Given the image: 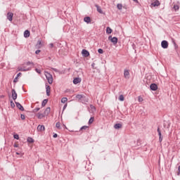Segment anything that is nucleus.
Returning a JSON list of instances; mask_svg holds the SVG:
<instances>
[{"label":"nucleus","instance_id":"obj_43","mask_svg":"<svg viewBox=\"0 0 180 180\" xmlns=\"http://www.w3.org/2000/svg\"><path fill=\"white\" fill-rule=\"evenodd\" d=\"M49 46H50L51 49H53V47H54V44H50Z\"/></svg>","mask_w":180,"mask_h":180},{"label":"nucleus","instance_id":"obj_4","mask_svg":"<svg viewBox=\"0 0 180 180\" xmlns=\"http://www.w3.org/2000/svg\"><path fill=\"white\" fill-rule=\"evenodd\" d=\"M108 40H110V41L112 43H113L114 45L117 44V37H114L112 38V36H110L108 37Z\"/></svg>","mask_w":180,"mask_h":180},{"label":"nucleus","instance_id":"obj_53","mask_svg":"<svg viewBox=\"0 0 180 180\" xmlns=\"http://www.w3.org/2000/svg\"><path fill=\"white\" fill-rule=\"evenodd\" d=\"M37 44H41V41H38Z\"/></svg>","mask_w":180,"mask_h":180},{"label":"nucleus","instance_id":"obj_24","mask_svg":"<svg viewBox=\"0 0 180 180\" xmlns=\"http://www.w3.org/2000/svg\"><path fill=\"white\" fill-rule=\"evenodd\" d=\"M27 143H34V139L32 137H28L27 139Z\"/></svg>","mask_w":180,"mask_h":180},{"label":"nucleus","instance_id":"obj_5","mask_svg":"<svg viewBox=\"0 0 180 180\" xmlns=\"http://www.w3.org/2000/svg\"><path fill=\"white\" fill-rule=\"evenodd\" d=\"M11 94L13 101H16V99L18 98V94H16V91H15V89H13L11 90Z\"/></svg>","mask_w":180,"mask_h":180},{"label":"nucleus","instance_id":"obj_7","mask_svg":"<svg viewBox=\"0 0 180 180\" xmlns=\"http://www.w3.org/2000/svg\"><path fill=\"white\" fill-rule=\"evenodd\" d=\"M82 54L83 57H89V51H88L86 49H83L82 51Z\"/></svg>","mask_w":180,"mask_h":180},{"label":"nucleus","instance_id":"obj_12","mask_svg":"<svg viewBox=\"0 0 180 180\" xmlns=\"http://www.w3.org/2000/svg\"><path fill=\"white\" fill-rule=\"evenodd\" d=\"M37 130V131H44L46 128L44 127V125H38Z\"/></svg>","mask_w":180,"mask_h":180},{"label":"nucleus","instance_id":"obj_44","mask_svg":"<svg viewBox=\"0 0 180 180\" xmlns=\"http://www.w3.org/2000/svg\"><path fill=\"white\" fill-rule=\"evenodd\" d=\"M40 51H40V50H37V51H35V54H39V53H40Z\"/></svg>","mask_w":180,"mask_h":180},{"label":"nucleus","instance_id":"obj_32","mask_svg":"<svg viewBox=\"0 0 180 180\" xmlns=\"http://www.w3.org/2000/svg\"><path fill=\"white\" fill-rule=\"evenodd\" d=\"M173 8H174V11H178L179 9V6L174 5Z\"/></svg>","mask_w":180,"mask_h":180},{"label":"nucleus","instance_id":"obj_16","mask_svg":"<svg viewBox=\"0 0 180 180\" xmlns=\"http://www.w3.org/2000/svg\"><path fill=\"white\" fill-rule=\"evenodd\" d=\"M152 6H160L161 5V3H160L159 1L156 0L154 2L151 4Z\"/></svg>","mask_w":180,"mask_h":180},{"label":"nucleus","instance_id":"obj_13","mask_svg":"<svg viewBox=\"0 0 180 180\" xmlns=\"http://www.w3.org/2000/svg\"><path fill=\"white\" fill-rule=\"evenodd\" d=\"M124 77H125L127 79H129V76L130 75V72H129V70H124Z\"/></svg>","mask_w":180,"mask_h":180},{"label":"nucleus","instance_id":"obj_20","mask_svg":"<svg viewBox=\"0 0 180 180\" xmlns=\"http://www.w3.org/2000/svg\"><path fill=\"white\" fill-rule=\"evenodd\" d=\"M114 128L116 129V130H119V129H122V124H115L114 125Z\"/></svg>","mask_w":180,"mask_h":180},{"label":"nucleus","instance_id":"obj_36","mask_svg":"<svg viewBox=\"0 0 180 180\" xmlns=\"http://www.w3.org/2000/svg\"><path fill=\"white\" fill-rule=\"evenodd\" d=\"M36 72H37L38 74H41V70H40L39 69H35Z\"/></svg>","mask_w":180,"mask_h":180},{"label":"nucleus","instance_id":"obj_38","mask_svg":"<svg viewBox=\"0 0 180 180\" xmlns=\"http://www.w3.org/2000/svg\"><path fill=\"white\" fill-rule=\"evenodd\" d=\"M20 117H21L22 120H25V115H23V114H21Z\"/></svg>","mask_w":180,"mask_h":180},{"label":"nucleus","instance_id":"obj_3","mask_svg":"<svg viewBox=\"0 0 180 180\" xmlns=\"http://www.w3.org/2000/svg\"><path fill=\"white\" fill-rule=\"evenodd\" d=\"M45 76L49 84H53V75H51V74L49 73L48 72H45Z\"/></svg>","mask_w":180,"mask_h":180},{"label":"nucleus","instance_id":"obj_1","mask_svg":"<svg viewBox=\"0 0 180 180\" xmlns=\"http://www.w3.org/2000/svg\"><path fill=\"white\" fill-rule=\"evenodd\" d=\"M29 65H34V63L33 62H27L26 63L22 64V66H20L18 68V71H30L32 70V68L28 67Z\"/></svg>","mask_w":180,"mask_h":180},{"label":"nucleus","instance_id":"obj_45","mask_svg":"<svg viewBox=\"0 0 180 180\" xmlns=\"http://www.w3.org/2000/svg\"><path fill=\"white\" fill-rule=\"evenodd\" d=\"M20 75H22V73H21V72H19V73L17 75V78H19V77H20Z\"/></svg>","mask_w":180,"mask_h":180},{"label":"nucleus","instance_id":"obj_42","mask_svg":"<svg viewBox=\"0 0 180 180\" xmlns=\"http://www.w3.org/2000/svg\"><path fill=\"white\" fill-rule=\"evenodd\" d=\"M52 70L55 71V72H58V70L56 68H52Z\"/></svg>","mask_w":180,"mask_h":180},{"label":"nucleus","instance_id":"obj_51","mask_svg":"<svg viewBox=\"0 0 180 180\" xmlns=\"http://www.w3.org/2000/svg\"><path fill=\"white\" fill-rule=\"evenodd\" d=\"M14 147H15V148L19 147V145H18V144H14Z\"/></svg>","mask_w":180,"mask_h":180},{"label":"nucleus","instance_id":"obj_27","mask_svg":"<svg viewBox=\"0 0 180 180\" xmlns=\"http://www.w3.org/2000/svg\"><path fill=\"white\" fill-rule=\"evenodd\" d=\"M94 120H95V118L91 117L89 120V124H92L94 123Z\"/></svg>","mask_w":180,"mask_h":180},{"label":"nucleus","instance_id":"obj_15","mask_svg":"<svg viewBox=\"0 0 180 180\" xmlns=\"http://www.w3.org/2000/svg\"><path fill=\"white\" fill-rule=\"evenodd\" d=\"M46 95L47 96H50V91L51 89V87L49 85H46Z\"/></svg>","mask_w":180,"mask_h":180},{"label":"nucleus","instance_id":"obj_31","mask_svg":"<svg viewBox=\"0 0 180 180\" xmlns=\"http://www.w3.org/2000/svg\"><path fill=\"white\" fill-rule=\"evenodd\" d=\"M40 110V108H36L35 109L33 110V113H37V112H39Z\"/></svg>","mask_w":180,"mask_h":180},{"label":"nucleus","instance_id":"obj_54","mask_svg":"<svg viewBox=\"0 0 180 180\" xmlns=\"http://www.w3.org/2000/svg\"><path fill=\"white\" fill-rule=\"evenodd\" d=\"M134 2H139V0H133Z\"/></svg>","mask_w":180,"mask_h":180},{"label":"nucleus","instance_id":"obj_49","mask_svg":"<svg viewBox=\"0 0 180 180\" xmlns=\"http://www.w3.org/2000/svg\"><path fill=\"white\" fill-rule=\"evenodd\" d=\"M67 108V104H65V105L63 106V110H65Z\"/></svg>","mask_w":180,"mask_h":180},{"label":"nucleus","instance_id":"obj_14","mask_svg":"<svg viewBox=\"0 0 180 180\" xmlns=\"http://www.w3.org/2000/svg\"><path fill=\"white\" fill-rule=\"evenodd\" d=\"M79 82H81V78L79 77H76L73 79V84L75 85H77V84H79Z\"/></svg>","mask_w":180,"mask_h":180},{"label":"nucleus","instance_id":"obj_19","mask_svg":"<svg viewBox=\"0 0 180 180\" xmlns=\"http://www.w3.org/2000/svg\"><path fill=\"white\" fill-rule=\"evenodd\" d=\"M45 116L46 115L43 113L38 112L37 114V117H38L39 119H43V117H45Z\"/></svg>","mask_w":180,"mask_h":180},{"label":"nucleus","instance_id":"obj_28","mask_svg":"<svg viewBox=\"0 0 180 180\" xmlns=\"http://www.w3.org/2000/svg\"><path fill=\"white\" fill-rule=\"evenodd\" d=\"M119 101H120L121 102H123V101H124V96H123V94H121L120 96Z\"/></svg>","mask_w":180,"mask_h":180},{"label":"nucleus","instance_id":"obj_11","mask_svg":"<svg viewBox=\"0 0 180 180\" xmlns=\"http://www.w3.org/2000/svg\"><path fill=\"white\" fill-rule=\"evenodd\" d=\"M15 105L17 106V108L21 110L22 112H23L25 110V108H23V106L22 105L21 103L15 102Z\"/></svg>","mask_w":180,"mask_h":180},{"label":"nucleus","instance_id":"obj_21","mask_svg":"<svg viewBox=\"0 0 180 180\" xmlns=\"http://www.w3.org/2000/svg\"><path fill=\"white\" fill-rule=\"evenodd\" d=\"M30 36V32L29 30H25L24 32V37H29Z\"/></svg>","mask_w":180,"mask_h":180},{"label":"nucleus","instance_id":"obj_25","mask_svg":"<svg viewBox=\"0 0 180 180\" xmlns=\"http://www.w3.org/2000/svg\"><path fill=\"white\" fill-rule=\"evenodd\" d=\"M47 102H49V100L44 99L41 103V106L44 107L46 105H47Z\"/></svg>","mask_w":180,"mask_h":180},{"label":"nucleus","instance_id":"obj_10","mask_svg":"<svg viewBox=\"0 0 180 180\" xmlns=\"http://www.w3.org/2000/svg\"><path fill=\"white\" fill-rule=\"evenodd\" d=\"M150 88L151 91H157V89H158V86H157L156 84L153 83L150 84Z\"/></svg>","mask_w":180,"mask_h":180},{"label":"nucleus","instance_id":"obj_55","mask_svg":"<svg viewBox=\"0 0 180 180\" xmlns=\"http://www.w3.org/2000/svg\"><path fill=\"white\" fill-rule=\"evenodd\" d=\"M63 126L65 127V124H63Z\"/></svg>","mask_w":180,"mask_h":180},{"label":"nucleus","instance_id":"obj_18","mask_svg":"<svg viewBox=\"0 0 180 180\" xmlns=\"http://www.w3.org/2000/svg\"><path fill=\"white\" fill-rule=\"evenodd\" d=\"M95 6L98 13H103V11H102V8H101V6H99L98 4H96Z\"/></svg>","mask_w":180,"mask_h":180},{"label":"nucleus","instance_id":"obj_37","mask_svg":"<svg viewBox=\"0 0 180 180\" xmlns=\"http://www.w3.org/2000/svg\"><path fill=\"white\" fill-rule=\"evenodd\" d=\"M173 44H174L175 49H178V45H176V43L174 40H173Z\"/></svg>","mask_w":180,"mask_h":180},{"label":"nucleus","instance_id":"obj_46","mask_svg":"<svg viewBox=\"0 0 180 180\" xmlns=\"http://www.w3.org/2000/svg\"><path fill=\"white\" fill-rule=\"evenodd\" d=\"M13 82H18V77H17L14 79Z\"/></svg>","mask_w":180,"mask_h":180},{"label":"nucleus","instance_id":"obj_22","mask_svg":"<svg viewBox=\"0 0 180 180\" xmlns=\"http://www.w3.org/2000/svg\"><path fill=\"white\" fill-rule=\"evenodd\" d=\"M84 21L86 22V23H91V17H85L84 18Z\"/></svg>","mask_w":180,"mask_h":180},{"label":"nucleus","instance_id":"obj_6","mask_svg":"<svg viewBox=\"0 0 180 180\" xmlns=\"http://www.w3.org/2000/svg\"><path fill=\"white\" fill-rule=\"evenodd\" d=\"M7 19L9 20V22H12L13 20V13L8 12L7 13Z\"/></svg>","mask_w":180,"mask_h":180},{"label":"nucleus","instance_id":"obj_26","mask_svg":"<svg viewBox=\"0 0 180 180\" xmlns=\"http://www.w3.org/2000/svg\"><path fill=\"white\" fill-rule=\"evenodd\" d=\"M106 33H107L108 34H110V33H112V29H111L110 27H108L106 28Z\"/></svg>","mask_w":180,"mask_h":180},{"label":"nucleus","instance_id":"obj_29","mask_svg":"<svg viewBox=\"0 0 180 180\" xmlns=\"http://www.w3.org/2000/svg\"><path fill=\"white\" fill-rule=\"evenodd\" d=\"M67 101H68V98H65V97H63V98L61 99L62 103H65V102H67Z\"/></svg>","mask_w":180,"mask_h":180},{"label":"nucleus","instance_id":"obj_33","mask_svg":"<svg viewBox=\"0 0 180 180\" xmlns=\"http://www.w3.org/2000/svg\"><path fill=\"white\" fill-rule=\"evenodd\" d=\"M13 137L15 139V140H19V135L18 134H14Z\"/></svg>","mask_w":180,"mask_h":180},{"label":"nucleus","instance_id":"obj_17","mask_svg":"<svg viewBox=\"0 0 180 180\" xmlns=\"http://www.w3.org/2000/svg\"><path fill=\"white\" fill-rule=\"evenodd\" d=\"M50 110H51V109L50 108V107H48L46 108V110L44 112V114L45 116L49 115V113H50Z\"/></svg>","mask_w":180,"mask_h":180},{"label":"nucleus","instance_id":"obj_9","mask_svg":"<svg viewBox=\"0 0 180 180\" xmlns=\"http://www.w3.org/2000/svg\"><path fill=\"white\" fill-rule=\"evenodd\" d=\"M158 133L159 136V141L160 143L162 142V135L161 134V130L160 129V127H158Z\"/></svg>","mask_w":180,"mask_h":180},{"label":"nucleus","instance_id":"obj_50","mask_svg":"<svg viewBox=\"0 0 180 180\" xmlns=\"http://www.w3.org/2000/svg\"><path fill=\"white\" fill-rule=\"evenodd\" d=\"M90 108H91V109H95V106H94L92 105H90Z\"/></svg>","mask_w":180,"mask_h":180},{"label":"nucleus","instance_id":"obj_48","mask_svg":"<svg viewBox=\"0 0 180 180\" xmlns=\"http://www.w3.org/2000/svg\"><path fill=\"white\" fill-rule=\"evenodd\" d=\"M57 136H58L57 134H53V139H56Z\"/></svg>","mask_w":180,"mask_h":180},{"label":"nucleus","instance_id":"obj_40","mask_svg":"<svg viewBox=\"0 0 180 180\" xmlns=\"http://www.w3.org/2000/svg\"><path fill=\"white\" fill-rule=\"evenodd\" d=\"M56 127H57V129H60V122L56 123Z\"/></svg>","mask_w":180,"mask_h":180},{"label":"nucleus","instance_id":"obj_23","mask_svg":"<svg viewBox=\"0 0 180 180\" xmlns=\"http://www.w3.org/2000/svg\"><path fill=\"white\" fill-rule=\"evenodd\" d=\"M117 9H119V11H122V9H123V4H118L117 5Z\"/></svg>","mask_w":180,"mask_h":180},{"label":"nucleus","instance_id":"obj_8","mask_svg":"<svg viewBox=\"0 0 180 180\" xmlns=\"http://www.w3.org/2000/svg\"><path fill=\"white\" fill-rule=\"evenodd\" d=\"M162 49H168V41L163 40L161 43Z\"/></svg>","mask_w":180,"mask_h":180},{"label":"nucleus","instance_id":"obj_35","mask_svg":"<svg viewBox=\"0 0 180 180\" xmlns=\"http://www.w3.org/2000/svg\"><path fill=\"white\" fill-rule=\"evenodd\" d=\"M11 106L12 108H15V103L13 101H11Z\"/></svg>","mask_w":180,"mask_h":180},{"label":"nucleus","instance_id":"obj_34","mask_svg":"<svg viewBox=\"0 0 180 180\" xmlns=\"http://www.w3.org/2000/svg\"><path fill=\"white\" fill-rule=\"evenodd\" d=\"M98 52L99 53V54H103V49H99L98 50Z\"/></svg>","mask_w":180,"mask_h":180},{"label":"nucleus","instance_id":"obj_52","mask_svg":"<svg viewBox=\"0 0 180 180\" xmlns=\"http://www.w3.org/2000/svg\"><path fill=\"white\" fill-rule=\"evenodd\" d=\"M15 154H16L17 155H20V153L19 152H16Z\"/></svg>","mask_w":180,"mask_h":180},{"label":"nucleus","instance_id":"obj_39","mask_svg":"<svg viewBox=\"0 0 180 180\" xmlns=\"http://www.w3.org/2000/svg\"><path fill=\"white\" fill-rule=\"evenodd\" d=\"M138 101L139 102H143V98H141V96H139Z\"/></svg>","mask_w":180,"mask_h":180},{"label":"nucleus","instance_id":"obj_2","mask_svg":"<svg viewBox=\"0 0 180 180\" xmlns=\"http://www.w3.org/2000/svg\"><path fill=\"white\" fill-rule=\"evenodd\" d=\"M76 98L78 99V101L81 102L82 103H88V98L84 94H77Z\"/></svg>","mask_w":180,"mask_h":180},{"label":"nucleus","instance_id":"obj_41","mask_svg":"<svg viewBox=\"0 0 180 180\" xmlns=\"http://www.w3.org/2000/svg\"><path fill=\"white\" fill-rule=\"evenodd\" d=\"M91 67H92V68H93V70H95V63H93L92 64H91Z\"/></svg>","mask_w":180,"mask_h":180},{"label":"nucleus","instance_id":"obj_47","mask_svg":"<svg viewBox=\"0 0 180 180\" xmlns=\"http://www.w3.org/2000/svg\"><path fill=\"white\" fill-rule=\"evenodd\" d=\"M178 170H179V172H178V173H177V175H179V174H180V166H179Z\"/></svg>","mask_w":180,"mask_h":180},{"label":"nucleus","instance_id":"obj_30","mask_svg":"<svg viewBox=\"0 0 180 180\" xmlns=\"http://www.w3.org/2000/svg\"><path fill=\"white\" fill-rule=\"evenodd\" d=\"M89 127H88V126H83V127H82L80 128V131H81L82 130H86V129H89Z\"/></svg>","mask_w":180,"mask_h":180}]
</instances>
